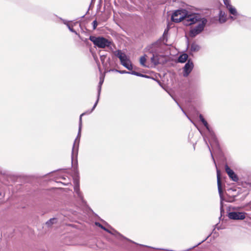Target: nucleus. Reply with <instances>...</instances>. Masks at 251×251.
<instances>
[{
	"mask_svg": "<svg viewBox=\"0 0 251 251\" xmlns=\"http://www.w3.org/2000/svg\"><path fill=\"white\" fill-rule=\"evenodd\" d=\"M92 25L93 29H95L98 25V23L97 20H94L92 23Z\"/></svg>",
	"mask_w": 251,
	"mask_h": 251,
	"instance_id": "nucleus-29",
	"label": "nucleus"
},
{
	"mask_svg": "<svg viewBox=\"0 0 251 251\" xmlns=\"http://www.w3.org/2000/svg\"><path fill=\"white\" fill-rule=\"evenodd\" d=\"M93 1V0H92V1Z\"/></svg>",
	"mask_w": 251,
	"mask_h": 251,
	"instance_id": "nucleus-40",
	"label": "nucleus"
},
{
	"mask_svg": "<svg viewBox=\"0 0 251 251\" xmlns=\"http://www.w3.org/2000/svg\"><path fill=\"white\" fill-rule=\"evenodd\" d=\"M186 12V10L184 9L176 10L172 15L171 20L175 23L183 22Z\"/></svg>",
	"mask_w": 251,
	"mask_h": 251,
	"instance_id": "nucleus-9",
	"label": "nucleus"
},
{
	"mask_svg": "<svg viewBox=\"0 0 251 251\" xmlns=\"http://www.w3.org/2000/svg\"><path fill=\"white\" fill-rule=\"evenodd\" d=\"M201 16L198 13H189L186 11L183 24L186 26L191 25L200 21L201 20Z\"/></svg>",
	"mask_w": 251,
	"mask_h": 251,
	"instance_id": "nucleus-3",
	"label": "nucleus"
},
{
	"mask_svg": "<svg viewBox=\"0 0 251 251\" xmlns=\"http://www.w3.org/2000/svg\"><path fill=\"white\" fill-rule=\"evenodd\" d=\"M227 9L231 15H232L233 16H237L239 15L236 8L232 5L229 6Z\"/></svg>",
	"mask_w": 251,
	"mask_h": 251,
	"instance_id": "nucleus-21",
	"label": "nucleus"
},
{
	"mask_svg": "<svg viewBox=\"0 0 251 251\" xmlns=\"http://www.w3.org/2000/svg\"><path fill=\"white\" fill-rule=\"evenodd\" d=\"M136 76H140V77H142V74L140 73H139V72H137L136 73Z\"/></svg>",
	"mask_w": 251,
	"mask_h": 251,
	"instance_id": "nucleus-35",
	"label": "nucleus"
},
{
	"mask_svg": "<svg viewBox=\"0 0 251 251\" xmlns=\"http://www.w3.org/2000/svg\"><path fill=\"white\" fill-rule=\"evenodd\" d=\"M108 232L109 233L111 234L115 235V236H116L117 237H121L122 238L126 239V240H127L128 241H131L129 239H128L126 238V237H124L121 233H120L119 232H118L117 231H116V230H115L113 228H112L111 230H109V232Z\"/></svg>",
	"mask_w": 251,
	"mask_h": 251,
	"instance_id": "nucleus-17",
	"label": "nucleus"
},
{
	"mask_svg": "<svg viewBox=\"0 0 251 251\" xmlns=\"http://www.w3.org/2000/svg\"><path fill=\"white\" fill-rule=\"evenodd\" d=\"M103 56H100V59L101 60V61L103 62L104 61V59H103Z\"/></svg>",
	"mask_w": 251,
	"mask_h": 251,
	"instance_id": "nucleus-39",
	"label": "nucleus"
},
{
	"mask_svg": "<svg viewBox=\"0 0 251 251\" xmlns=\"http://www.w3.org/2000/svg\"><path fill=\"white\" fill-rule=\"evenodd\" d=\"M90 110H88L87 111V112H84V113H83L82 114H81L80 115V117H79V126L80 127H82V117L85 115V114H89L90 113H88L90 111Z\"/></svg>",
	"mask_w": 251,
	"mask_h": 251,
	"instance_id": "nucleus-23",
	"label": "nucleus"
},
{
	"mask_svg": "<svg viewBox=\"0 0 251 251\" xmlns=\"http://www.w3.org/2000/svg\"><path fill=\"white\" fill-rule=\"evenodd\" d=\"M74 175L75 177L74 179V191L77 195V198L82 201L84 202V200L82 193L80 192L79 189V185L78 179L77 177L78 176V171L77 168H74Z\"/></svg>",
	"mask_w": 251,
	"mask_h": 251,
	"instance_id": "nucleus-6",
	"label": "nucleus"
},
{
	"mask_svg": "<svg viewBox=\"0 0 251 251\" xmlns=\"http://www.w3.org/2000/svg\"><path fill=\"white\" fill-rule=\"evenodd\" d=\"M101 85H99L98 86L97 100L95 102L94 105H93L92 108L90 110V111L88 113H92L93 112V111L96 108V106L97 105L98 101H99V99H100V92H101Z\"/></svg>",
	"mask_w": 251,
	"mask_h": 251,
	"instance_id": "nucleus-15",
	"label": "nucleus"
},
{
	"mask_svg": "<svg viewBox=\"0 0 251 251\" xmlns=\"http://www.w3.org/2000/svg\"><path fill=\"white\" fill-rule=\"evenodd\" d=\"M168 29H166L164 32V33H163V36H165V35L166 34H168Z\"/></svg>",
	"mask_w": 251,
	"mask_h": 251,
	"instance_id": "nucleus-34",
	"label": "nucleus"
},
{
	"mask_svg": "<svg viewBox=\"0 0 251 251\" xmlns=\"http://www.w3.org/2000/svg\"><path fill=\"white\" fill-rule=\"evenodd\" d=\"M67 26L68 27V29H69V30L73 33H75V34L77 35L78 37L81 39L83 41V40L82 39H81L80 36L79 35V34H78L77 32L74 30L71 26L69 24V25H67Z\"/></svg>",
	"mask_w": 251,
	"mask_h": 251,
	"instance_id": "nucleus-24",
	"label": "nucleus"
},
{
	"mask_svg": "<svg viewBox=\"0 0 251 251\" xmlns=\"http://www.w3.org/2000/svg\"><path fill=\"white\" fill-rule=\"evenodd\" d=\"M226 21V16L225 12L222 10L219 11V22L221 24L225 23Z\"/></svg>",
	"mask_w": 251,
	"mask_h": 251,
	"instance_id": "nucleus-16",
	"label": "nucleus"
},
{
	"mask_svg": "<svg viewBox=\"0 0 251 251\" xmlns=\"http://www.w3.org/2000/svg\"><path fill=\"white\" fill-rule=\"evenodd\" d=\"M81 127L79 126L78 127V131L77 133V137L75 140L73 147L72 151V162L73 163L74 160L75 158H76L78 154V147H79V143L80 140V137L81 135Z\"/></svg>",
	"mask_w": 251,
	"mask_h": 251,
	"instance_id": "nucleus-7",
	"label": "nucleus"
},
{
	"mask_svg": "<svg viewBox=\"0 0 251 251\" xmlns=\"http://www.w3.org/2000/svg\"><path fill=\"white\" fill-rule=\"evenodd\" d=\"M207 23V19L205 18H202L201 20L199 21V24L195 27L190 30V36L192 38H194L201 33L204 30Z\"/></svg>",
	"mask_w": 251,
	"mask_h": 251,
	"instance_id": "nucleus-5",
	"label": "nucleus"
},
{
	"mask_svg": "<svg viewBox=\"0 0 251 251\" xmlns=\"http://www.w3.org/2000/svg\"><path fill=\"white\" fill-rule=\"evenodd\" d=\"M146 61V58L145 56H141L140 59V63L141 65L144 67L146 66L145 62Z\"/></svg>",
	"mask_w": 251,
	"mask_h": 251,
	"instance_id": "nucleus-25",
	"label": "nucleus"
},
{
	"mask_svg": "<svg viewBox=\"0 0 251 251\" xmlns=\"http://www.w3.org/2000/svg\"><path fill=\"white\" fill-rule=\"evenodd\" d=\"M234 16H229V18H230L231 20H232V21H234V20H235L236 19V18H235Z\"/></svg>",
	"mask_w": 251,
	"mask_h": 251,
	"instance_id": "nucleus-36",
	"label": "nucleus"
},
{
	"mask_svg": "<svg viewBox=\"0 0 251 251\" xmlns=\"http://www.w3.org/2000/svg\"><path fill=\"white\" fill-rule=\"evenodd\" d=\"M194 68V64L191 59L188 60L183 69V76L185 77H187L191 73Z\"/></svg>",
	"mask_w": 251,
	"mask_h": 251,
	"instance_id": "nucleus-12",
	"label": "nucleus"
},
{
	"mask_svg": "<svg viewBox=\"0 0 251 251\" xmlns=\"http://www.w3.org/2000/svg\"><path fill=\"white\" fill-rule=\"evenodd\" d=\"M200 120L201 123L203 124L204 126L207 128V127H210L206 121L204 119L203 116L200 114L199 116Z\"/></svg>",
	"mask_w": 251,
	"mask_h": 251,
	"instance_id": "nucleus-22",
	"label": "nucleus"
},
{
	"mask_svg": "<svg viewBox=\"0 0 251 251\" xmlns=\"http://www.w3.org/2000/svg\"><path fill=\"white\" fill-rule=\"evenodd\" d=\"M225 171L228 175L230 179L234 182H237L239 180L238 176L235 172L231 170L227 165H225Z\"/></svg>",
	"mask_w": 251,
	"mask_h": 251,
	"instance_id": "nucleus-13",
	"label": "nucleus"
},
{
	"mask_svg": "<svg viewBox=\"0 0 251 251\" xmlns=\"http://www.w3.org/2000/svg\"><path fill=\"white\" fill-rule=\"evenodd\" d=\"M224 3L227 8H229V6H231L230 3V0H224Z\"/></svg>",
	"mask_w": 251,
	"mask_h": 251,
	"instance_id": "nucleus-28",
	"label": "nucleus"
},
{
	"mask_svg": "<svg viewBox=\"0 0 251 251\" xmlns=\"http://www.w3.org/2000/svg\"><path fill=\"white\" fill-rule=\"evenodd\" d=\"M206 129L207 130V133L206 135L203 136V140L206 145L207 146L209 151L210 152L211 156L212 158V160L214 161V164H215V165H216V162L215 161L213 155L211 152L209 145L208 143V141L210 143V145H212V144H215V145L218 146V140L213 129L211 127H207V128Z\"/></svg>",
	"mask_w": 251,
	"mask_h": 251,
	"instance_id": "nucleus-1",
	"label": "nucleus"
},
{
	"mask_svg": "<svg viewBox=\"0 0 251 251\" xmlns=\"http://www.w3.org/2000/svg\"><path fill=\"white\" fill-rule=\"evenodd\" d=\"M188 55L186 53H183L180 54L177 59L178 62L183 63L188 59Z\"/></svg>",
	"mask_w": 251,
	"mask_h": 251,
	"instance_id": "nucleus-18",
	"label": "nucleus"
},
{
	"mask_svg": "<svg viewBox=\"0 0 251 251\" xmlns=\"http://www.w3.org/2000/svg\"><path fill=\"white\" fill-rule=\"evenodd\" d=\"M217 185L218 192L220 197V211L221 213L224 212V209L223 207V201L224 200L223 197V190L222 188V183L221 181L220 171L219 170L217 169Z\"/></svg>",
	"mask_w": 251,
	"mask_h": 251,
	"instance_id": "nucleus-10",
	"label": "nucleus"
},
{
	"mask_svg": "<svg viewBox=\"0 0 251 251\" xmlns=\"http://www.w3.org/2000/svg\"><path fill=\"white\" fill-rule=\"evenodd\" d=\"M60 19L61 20H62V22H63V23L65 25H69V24L68 23V21H67L66 20H63V19H62V18H60Z\"/></svg>",
	"mask_w": 251,
	"mask_h": 251,
	"instance_id": "nucleus-32",
	"label": "nucleus"
},
{
	"mask_svg": "<svg viewBox=\"0 0 251 251\" xmlns=\"http://www.w3.org/2000/svg\"><path fill=\"white\" fill-rule=\"evenodd\" d=\"M89 40L93 42L94 45L99 48L103 49L106 47H109L112 42L102 36H90Z\"/></svg>",
	"mask_w": 251,
	"mask_h": 251,
	"instance_id": "nucleus-2",
	"label": "nucleus"
},
{
	"mask_svg": "<svg viewBox=\"0 0 251 251\" xmlns=\"http://www.w3.org/2000/svg\"><path fill=\"white\" fill-rule=\"evenodd\" d=\"M176 102V103L177 104V105L179 106V107L181 108V110L183 112V113L186 114L185 112L184 111L183 109H182V108L180 106V105L179 104V103L176 101L175 100Z\"/></svg>",
	"mask_w": 251,
	"mask_h": 251,
	"instance_id": "nucleus-37",
	"label": "nucleus"
},
{
	"mask_svg": "<svg viewBox=\"0 0 251 251\" xmlns=\"http://www.w3.org/2000/svg\"><path fill=\"white\" fill-rule=\"evenodd\" d=\"M103 81H104L103 78H102V77H100V80L99 83V85H102V83H103Z\"/></svg>",
	"mask_w": 251,
	"mask_h": 251,
	"instance_id": "nucleus-33",
	"label": "nucleus"
},
{
	"mask_svg": "<svg viewBox=\"0 0 251 251\" xmlns=\"http://www.w3.org/2000/svg\"><path fill=\"white\" fill-rule=\"evenodd\" d=\"M57 222V219L55 218H52L46 222V225L48 227H51L53 224H56Z\"/></svg>",
	"mask_w": 251,
	"mask_h": 251,
	"instance_id": "nucleus-19",
	"label": "nucleus"
},
{
	"mask_svg": "<svg viewBox=\"0 0 251 251\" xmlns=\"http://www.w3.org/2000/svg\"><path fill=\"white\" fill-rule=\"evenodd\" d=\"M96 225L99 227H100L101 229H103L104 230L106 231V232H109V229L106 228L105 227L103 226L101 224H100L99 223H96Z\"/></svg>",
	"mask_w": 251,
	"mask_h": 251,
	"instance_id": "nucleus-26",
	"label": "nucleus"
},
{
	"mask_svg": "<svg viewBox=\"0 0 251 251\" xmlns=\"http://www.w3.org/2000/svg\"><path fill=\"white\" fill-rule=\"evenodd\" d=\"M163 38H160L156 42L148 46L146 48V50L151 53H157L163 45Z\"/></svg>",
	"mask_w": 251,
	"mask_h": 251,
	"instance_id": "nucleus-8",
	"label": "nucleus"
},
{
	"mask_svg": "<svg viewBox=\"0 0 251 251\" xmlns=\"http://www.w3.org/2000/svg\"><path fill=\"white\" fill-rule=\"evenodd\" d=\"M152 56L151 58V62L155 65L156 66L160 63V59L161 56L158 55L157 53H151Z\"/></svg>",
	"mask_w": 251,
	"mask_h": 251,
	"instance_id": "nucleus-14",
	"label": "nucleus"
},
{
	"mask_svg": "<svg viewBox=\"0 0 251 251\" xmlns=\"http://www.w3.org/2000/svg\"><path fill=\"white\" fill-rule=\"evenodd\" d=\"M200 47L195 43H193L191 45L190 50L193 52L198 51L200 50Z\"/></svg>",
	"mask_w": 251,
	"mask_h": 251,
	"instance_id": "nucleus-20",
	"label": "nucleus"
},
{
	"mask_svg": "<svg viewBox=\"0 0 251 251\" xmlns=\"http://www.w3.org/2000/svg\"><path fill=\"white\" fill-rule=\"evenodd\" d=\"M114 55L118 57L120 60L121 64L128 69L131 71L133 69L132 65L130 60L127 58L126 54L121 51V50H118L114 52Z\"/></svg>",
	"mask_w": 251,
	"mask_h": 251,
	"instance_id": "nucleus-4",
	"label": "nucleus"
},
{
	"mask_svg": "<svg viewBox=\"0 0 251 251\" xmlns=\"http://www.w3.org/2000/svg\"><path fill=\"white\" fill-rule=\"evenodd\" d=\"M115 71L116 72H118L119 73L121 74H128V72L126 71H125V70H124V71H120V70H115Z\"/></svg>",
	"mask_w": 251,
	"mask_h": 251,
	"instance_id": "nucleus-30",
	"label": "nucleus"
},
{
	"mask_svg": "<svg viewBox=\"0 0 251 251\" xmlns=\"http://www.w3.org/2000/svg\"><path fill=\"white\" fill-rule=\"evenodd\" d=\"M246 213L244 212L232 211L228 213V217L234 220H242L245 219Z\"/></svg>",
	"mask_w": 251,
	"mask_h": 251,
	"instance_id": "nucleus-11",
	"label": "nucleus"
},
{
	"mask_svg": "<svg viewBox=\"0 0 251 251\" xmlns=\"http://www.w3.org/2000/svg\"><path fill=\"white\" fill-rule=\"evenodd\" d=\"M136 73L137 72L135 71H132L131 70L130 72H128V74H131V75H136Z\"/></svg>",
	"mask_w": 251,
	"mask_h": 251,
	"instance_id": "nucleus-31",
	"label": "nucleus"
},
{
	"mask_svg": "<svg viewBox=\"0 0 251 251\" xmlns=\"http://www.w3.org/2000/svg\"><path fill=\"white\" fill-rule=\"evenodd\" d=\"M211 234L210 233L205 239H203L202 241H201V242L199 243L198 244L196 245L195 246H193V247H192L191 248L189 249L188 250V251L191 250V249H194L195 248V247L198 246L199 245H200L201 243H202V242H204L206 240H207V239L211 235Z\"/></svg>",
	"mask_w": 251,
	"mask_h": 251,
	"instance_id": "nucleus-27",
	"label": "nucleus"
},
{
	"mask_svg": "<svg viewBox=\"0 0 251 251\" xmlns=\"http://www.w3.org/2000/svg\"><path fill=\"white\" fill-rule=\"evenodd\" d=\"M142 77H145V78H149L150 77L146 75H144V74H142Z\"/></svg>",
	"mask_w": 251,
	"mask_h": 251,
	"instance_id": "nucleus-38",
	"label": "nucleus"
}]
</instances>
